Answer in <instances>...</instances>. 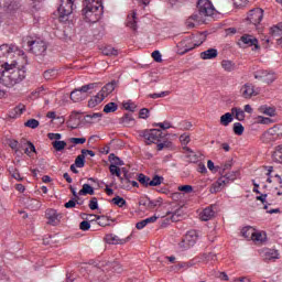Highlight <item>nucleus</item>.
<instances>
[{
  "mask_svg": "<svg viewBox=\"0 0 282 282\" xmlns=\"http://www.w3.org/2000/svg\"><path fill=\"white\" fill-rule=\"evenodd\" d=\"M184 215V212H182V208H178L174 212H167L166 217L171 216L172 221H180V217Z\"/></svg>",
  "mask_w": 282,
  "mask_h": 282,
  "instance_id": "31",
  "label": "nucleus"
},
{
  "mask_svg": "<svg viewBox=\"0 0 282 282\" xmlns=\"http://www.w3.org/2000/svg\"><path fill=\"white\" fill-rule=\"evenodd\" d=\"M138 182L142 184L145 188H149L151 186V177L144 175V174H139L138 175Z\"/></svg>",
  "mask_w": 282,
  "mask_h": 282,
  "instance_id": "37",
  "label": "nucleus"
},
{
  "mask_svg": "<svg viewBox=\"0 0 282 282\" xmlns=\"http://www.w3.org/2000/svg\"><path fill=\"white\" fill-rule=\"evenodd\" d=\"M240 43L245 44L246 47H254V50H259V40L250 34H245L240 37Z\"/></svg>",
  "mask_w": 282,
  "mask_h": 282,
  "instance_id": "15",
  "label": "nucleus"
},
{
  "mask_svg": "<svg viewBox=\"0 0 282 282\" xmlns=\"http://www.w3.org/2000/svg\"><path fill=\"white\" fill-rule=\"evenodd\" d=\"M197 239H199L197 230H189L178 243V247L181 248V250H188V248H193V246L197 243Z\"/></svg>",
  "mask_w": 282,
  "mask_h": 282,
  "instance_id": "8",
  "label": "nucleus"
},
{
  "mask_svg": "<svg viewBox=\"0 0 282 282\" xmlns=\"http://www.w3.org/2000/svg\"><path fill=\"white\" fill-rule=\"evenodd\" d=\"M152 58L155 63H162V53L160 51L152 52Z\"/></svg>",
  "mask_w": 282,
  "mask_h": 282,
  "instance_id": "60",
  "label": "nucleus"
},
{
  "mask_svg": "<svg viewBox=\"0 0 282 282\" xmlns=\"http://www.w3.org/2000/svg\"><path fill=\"white\" fill-rule=\"evenodd\" d=\"M94 187L89 184H84L83 188L78 192V195H94Z\"/></svg>",
  "mask_w": 282,
  "mask_h": 282,
  "instance_id": "40",
  "label": "nucleus"
},
{
  "mask_svg": "<svg viewBox=\"0 0 282 282\" xmlns=\"http://www.w3.org/2000/svg\"><path fill=\"white\" fill-rule=\"evenodd\" d=\"M247 21L251 23L252 25H259L261 21H263V9L256 8L249 11L247 15Z\"/></svg>",
  "mask_w": 282,
  "mask_h": 282,
  "instance_id": "13",
  "label": "nucleus"
},
{
  "mask_svg": "<svg viewBox=\"0 0 282 282\" xmlns=\"http://www.w3.org/2000/svg\"><path fill=\"white\" fill-rule=\"evenodd\" d=\"M24 127H29V129H36L39 127V120H36V119H29L24 123Z\"/></svg>",
  "mask_w": 282,
  "mask_h": 282,
  "instance_id": "53",
  "label": "nucleus"
},
{
  "mask_svg": "<svg viewBox=\"0 0 282 282\" xmlns=\"http://www.w3.org/2000/svg\"><path fill=\"white\" fill-rule=\"evenodd\" d=\"M263 239H265V236H263V234H261V232H257L253 229V236L251 238V241H263Z\"/></svg>",
  "mask_w": 282,
  "mask_h": 282,
  "instance_id": "56",
  "label": "nucleus"
},
{
  "mask_svg": "<svg viewBox=\"0 0 282 282\" xmlns=\"http://www.w3.org/2000/svg\"><path fill=\"white\" fill-rule=\"evenodd\" d=\"M123 107L127 111H131L132 113H133V111H135V109H138V106L134 102H131V101L124 102Z\"/></svg>",
  "mask_w": 282,
  "mask_h": 282,
  "instance_id": "55",
  "label": "nucleus"
},
{
  "mask_svg": "<svg viewBox=\"0 0 282 282\" xmlns=\"http://www.w3.org/2000/svg\"><path fill=\"white\" fill-rule=\"evenodd\" d=\"M231 115L235 116L236 120H239L240 122L246 120V112L241 108H231Z\"/></svg>",
  "mask_w": 282,
  "mask_h": 282,
  "instance_id": "28",
  "label": "nucleus"
},
{
  "mask_svg": "<svg viewBox=\"0 0 282 282\" xmlns=\"http://www.w3.org/2000/svg\"><path fill=\"white\" fill-rule=\"evenodd\" d=\"M69 142L73 144H85L87 142L86 138H70Z\"/></svg>",
  "mask_w": 282,
  "mask_h": 282,
  "instance_id": "59",
  "label": "nucleus"
},
{
  "mask_svg": "<svg viewBox=\"0 0 282 282\" xmlns=\"http://www.w3.org/2000/svg\"><path fill=\"white\" fill-rule=\"evenodd\" d=\"M75 166H77V169H83L85 167V156L82 154H79L76 159H75Z\"/></svg>",
  "mask_w": 282,
  "mask_h": 282,
  "instance_id": "50",
  "label": "nucleus"
},
{
  "mask_svg": "<svg viewBox=\"0 0 282 282\" xmlns=\"http://www.w3.org/2000/svg\"><path fill=\"white\" fill-rule=\"evenodd\" d=\"M279 137H276V130L274 128V126L272 128H270L268 131H265L262 135H261V141L264 144H270V142H274V140H276Z\"/></svg>",
  "mask_w": 282,
  "mask_h": 282,
  "instance_id": "18",
  "label": "nucleus"
},
{
  "mask_svg": "<svg viewBox=\"0 0 282 282\" xmlns=\"http://www.w3.org/2000/svg\"><path fill=\"white\" fill-rule=\"evenodd\" d=\"M260 111L262 113H264L265 116H276V109L272 108V107H261Z\"/></svg>",
  "mask_w": 282,
  "mask_h": 282,
  "instance_id": "45",
  "label": "nucleus"
},
{
  "mask_svg": "<svg viewBox=\"0 0 282 282\" xmlns=\"http://www.w3.org/2000/svg\"><path fill=\"white\" fill-rule=\"evenodd\" d=\"M116 87H118V82L117 80H111L110 83L106 84L101 90L99 93H101L104 95L105 98H107V96L109 94H112L113 90L116 89Z\"/></svg>",
  "mask_w": 282,
  "mask_h": 282,
  "instance_id": "22",
  "label": "nucleus"
},
{
  "mask_svg": "<svg viewBox=\"0 0 282 282\" xmlns=\"http://www.w3.org/2000/svg\"><path fill=\"white\" fill-rule=\"evenodd\" d=\"M102 12V0H84L82 15L87 23H98Z\"/></svg>",
  "mask_w": 282,
  "mask_h": 282,
  "instance_id": "2",
  "label": "nucleus"
},
{
  "mask_svg": "<svg viewBox=\"0 0 282 282\" xmlns=\"http://www.w3.org/2000/svg\"><path fill=\"white\" fill-rule=\"evenodd\" d=\"M243 131H245L243 124H241L240 122L234 123V133L236 135H243Z\"/></svg>",
  "mask_w": 282,
  "mask_h": 282,
  "instance_id": "48",
  "label": "nucleus"
},
{
  "mask_svg": "<svg viewBox=\"0 0 282 282\" xmlns=\"http://www.w3.org/2000/svg\"><path fill=\"white\" fill-rule=\"evenodd\" d=\"M46 218L48 219V224L51 226H58L61 224V214L55 209L46 210Z\"/></svg>",
  "mask_w": 282,
  "mask_h": 282,
  "instance_id": "17",
  "label": "nucleus"
},
{
  "mask_svg": "<svg viewBox=\"0 0 282 282\" xmlns=\"http://www.w3.org/2000/svg\"><path fill=\"white\" fill-rule=\"evenodd\" d=\"M235 120V117L232 116V112H226L220 117V124L221 127H228L232 121Z\"/></svg>",
  "mask_w": 282,
  "mask_h": 282,
  "instance_id": "29",
  "label": "nucleus"
},
{
  "mask_svg": "<svg viewBox=\"0 0 282 282\" xmlns=\"http://www.w3.org/2000/svg\"><path fill=\"white\" fill-rule=\"evenodd\" d=\"M74 3H76V0H61L57 8L59 21L65 22L69 19V15L74 12V8H76Z\"/></svg>",
  "mask_w": 282,
  "mask_h": 282,
  "instance_id": "4",
  "label": "nucleus"
},
{
  "mask_svg": "<svg viewBox=\"0 0 282 282\" xmlns=\"http://www.w3.org/2000/svg\"><path fill=\"white\" fill-rule=\"evenodd\" d=\"M14 52V45L12 44H1L0 45V72H10L12 69H18V72H23L25 69V65H28V59L23 51H20L19 54H22L18 59L6 61L2 58H8L10 54Z\"/></svg>",
  "mask_w": 282,
  "mask_h": 282,
  "instance_id": "1",
  "label": "nucleus"
},
{
  "mask_svg": "<svg viewBox=\"0 0 282 282\" xmlns=\"http://www.w3.org/2000/svg\"><path fill=\"white\" fill-rule=\"evenodd\" d=\"M57 74L56 73H52V72H44L43 74V78H45V80H54V78H56Z\"/></svg>",
  "mask_w": 282,
  "mask_h": 282,
  "instance_id": "63",
  "label": "nucleus"
},
{
  "mask_svg": "<svg viewBox=\"0 0 282 282\" xmlns=\"http://www.w3.org/2000/svg\"><path fill=\"white\" fill-rule=\"evenodd\" d=\"M97 224L98 226H109V218H107L106 216H97Z\"/></svg>",
  "mask_w": 282,
  "mask_h": 282,
  "instance_id": "54",
  "label": "nucleus"
},
{
  "mask_svg": "<svg viewBox=\"0 0 282 282\" xmlns=\"http://www.w3.org/2000/svg\"><path fill=\"white\" fill-rule=\"evenodd\" d=\"M104 56H118V50L113 46H106L102 48Z\"/></svg>",
  "mask_w": 282,
  "mask_h": 282,
  "instance_id": "38",
  "label": "nucleus"
},
{
  "mask_svg": "<svg viewBox=\"0 0 282 282\" xmlns=\"http://www.w3.org/2000/svg\"><path fill=\"white\" fill-rule=\"evenodd\" d=\"M149 109L148 108H142L139 112V118L147 120V118H149Z\"/></svg>",
  "mask_w": 282,
  "mask_h": 282,
  "instance_id": "64",
  "label": "nucleus"
},
{
  "mask_svg": "<svg viewBox=\"0 0 282 282\" xmlns=\"http://www.w3.org/2000/svg\"><path fill=\"white\" fill-rule=\"evenodd\" d=\"M41 96H45V87L41 86L36 90L32 91L30 95L31 100H36L41 98Z\"/></svg>",
  "mask_w": 282,
  "mask_h": 282,
  "instance_id": "35",
  "label": "nucleus"
},
{
  "mask_svg": "<svg viewBox=\"0 0 282 282\" xmlns=\"http://www.w3.org/2000/svg\"><path fill=\"white\" fill-rule=\"evenodd\" d=\"M217 56H219L217 48H208L199 54L202 61H214Z\"/></svg>",
  "mask_w": 282,
  "mask_h": 282,
  "instance_id": "19",
  "label": "nucleus"
},
{
  "mask_svg": "<svg viewBox=\"0 0 282 282\" xmlns=\"http://www.w3.org/2000/svg\"><path fill=\"white\" fill-rule=\"evenodd\" d=\"M10 149H12L13 151L18 152L20 149H23V140L17 141V140H12L9 143Z\"/></svg>",
  "mask_w": 282,
  "mask_h": 282,
  "instance_id": "44",
  "label": "nucleus"
},
{
  "mask_svg": "<svg viewBox=\"0 0 282 282\" xmlns=\"http://www.w3.org/2000/svg\"><path fill=\"white\" fill-rule=\"evenodd\" d=\"M90 210H98V198L93 197L88 204Z\"/></svg>",
  "mask_w": 282,
  "mask_h": 282,
  "instance_id": "58",
  "label": "nucleus"
},
{
  "mask_svg": "<svg viewBox=\"0 0 282 282\" xmlns=\"http://www.w3.org/2000/svg\"><path fill=\"white\" fill-rule=\"evenodd\" d=\"M118 111V104L109 102L104 107V113H113Z\"/></svg>",
  "mask_w": 282,
  "mask_h": 282,
  "instance_id": "39",
  "label": "nucleus"
},
{
  "mask_svg": "<svg viewBox=\"0 0 282 282\" xmlns=\"http://www.w3.org/2000/svg\"><path fill=\"white\" fill-rule=\"evenodd\" d=\"M23 111H25V106L23 105H19L17 107H14L13 109H11L8 113L9 118H19V116H21V113H23Z\"/></svg>",
  "mask_w": 282,
  "mask_h": 282,
  "instance_id": "26",
  "label": "nucleus"
},
{
  "mask_svg": "<svg viewBox=\"0 0 282 282\" xmlns=\"http://www.w3.org/2000/svg\"><path fill=\"white\" fill-rule=\"evenodd\" d=\"M10 175H11L14 180H17L18 182H22V180H23V177H21V173H19V170H17V169H12V170L10 171Z\"/></svg>",
  "mask_w": 282,
  "mask_h": 282,
  "instance_id": "57",
  "label": "nucleus"
},
{
  "mask_svg": "<svg viewBox=\"0 0 282 282\" xmlns=\"http://www.w3.org/2000/svg\"><path fill=\"white\" fill-rule=\"evenodd\" d=\"M108 160L115 166H124V161H122L120 158L116 156V154H113V153L109 154Z\"/></svg>",
  "mask_w": 282,
  "mask_h": 282,
  "instance_id": "36",
  "label": "nucleus"
},
{
  "mask_svg": "<svg viewBox=\"0 0 282 282\" xmlns=\"http://www.w3.org/2000/svg\"><path fill=\"white\" fill-rule=\"evenodd\" d=\"M26 147V148H25ZM24 149V153L26 155H30V153H36V148L34 147V143L30 142V141H22V148Z\"/></svg>",
  "mask_w": 282,
  "mask_h": 282,
  "instance_id": "27",
  "label": "nucleus"
},
{
  "mask_svg": "<svg viewBox=\"0 0 282 282\" xmlns=\"http://www.w3.org/2000/svg\"><path fill=\"white\" fill-rule=\"evenodd\" d=\"M121 124L123 127H131V124H134L135 120L133 119V116L126 113L121 119H120Z\"/></svg>",
  "mask_w": 282,
  "mask_h": 282,
  "instance_id": "33",
  "label": "nucleus"
},
{
  "mask_svg": "<svg viewBox=\"0 0 282 282\" xmlns=\"http://www.w3.org/2000/svg\"><path fill=\"white\" fill-rule=\"evenodd\" d=\"M260 257H262L264 263H274L280 259V253L276 249L263 248L260 250Z\"/></svg>",
  "mask_w": 282,
  "mask_h": 282,
  "instance_id": "10",
  "label": "nucleus"
},
{
  "mask_svg": "<svg viewBox=\"0 0 282 282\" xmlns=\"http://www.w3.org/2000/svg\"><path fill=\"white\" fill-rule=\"evenodd\" d=\"M164 182V177L160 175H154L153 178H150V186H160Z\"/></svg>",
  "mask_w": 282,
  "mask_h": 282,
  "instance_id": "47",
  "label": "nucleus"
},
{
  "mask_svg": "<svg viewBox=\"0 0 282 282\" xmlns=\"http://www.w3.org/2000/svg\"><path fill=\"white\" fill-rule=\"evenodd\" d=\"M23 204L29 210H39L41 208V203L35 198H23Z\"/></svg>",
  "mask_w": 282,
  "mask_h": 282,
  "instance_id": "20",
  "label": "nucleus"
},
{
  "mask_svg": "<svg viewBox=\"0 0 282 282\" xmlns=\"http://www.w3.org/2000/svg\"><path fill=\"white\" fill-rule=\"evenodd\" d=\"M53 149H55V151H63V149H65V147H67V142L65 141H53Z\"/></svg>",
  "mask_w": 282,
  "mask_h": 282,
  "instance_id": "49",
  "label": "nucleus"
},
{
  "mask_svg": "<svg viewBox=\"0 0 282 282\" xmlns=\"http://www.w3.org/2000/svg\"><path fill=\"white\" fill-rule=\"evenodd\" d=\"M79 89H80L82 94H84L85 97L87 98V91H89V89H94V84L84 85Z\"/></svg>",
  "mask_w": 282,
  "mask_h": 282,
  "instance_id": "61",
  "label": "nucleus"
},
{
  "mask_svg": "<svg viewBox=\"0 0 282 282\" xmlns=\"http://www.w3.org/2000/svg\"><path fill=\"white\" fill-rule=\"evenodd\" d=\"M25 78V75H21L19 72H1L0 85L4 87H14L18 83H21Z\"/></svg>",
  "mask_w": 282,
  "mask_h": 282,
  "instance_id": "3",
  "label": "nucleus"
},
{
  "mask_svg": "<svg viewBox=\"0 0 282 282\" xmlns=\"http://www.w3.org/2000/svg\"><path fill=\"white\" fill-rule=\"evenodd\" d=\"M28 45L35 56H43L47 52V44L43 40L28 42Z\"/></svg>",
  "mask_w": 282,
  "mask_h": 282,
  "instance_id": "9",
  "label": "nucleus"
},
{
  "mask_svg": "<svg viewBox=\"0 0 282 282\" xmlns=\"http://www.w3.org/2000/svg\"><path fill=\"white\" fill-rule=\"evenodd\" d=\"M273 162H278V164H282V144L275 147L274 152L272 153Z\"/></svg>",
  "mask_w": 282,
  "mask_h": 282,
  "instance_id": "30",
  "label": "nucleus"
},
{
  "mask_svg": "<svg viewBox=\"0 0 282 282\" xmlns=\"http://www.w3.org/2000/svg\"><path fill=\"white\" fill-rule=\"evenodd\" d=\"M139 135L144 139L145 144H158L164 138L160 129L142 130Z\"/></svg>",
  "mask_w": 282,
  "mask_h": 282,
  "instance_id": "6",
  "label": "nucleus"
},
{
  "mask_svg": "<svg viewBox=\"0 0 282 282\" xmlns=\"http://www.w3.org/2000/svg\"><path fill=\"white\" fill-rule=\"evenodd\" d=\"M197 8L198 12L204 17H213L215 14V7L210 0H198Z\"/></svg>",
  "mask_w": 282,
  "mask_h": 282,
  "instance_id": "12",
  "label": "nucleus"
},
{
  "mask_svg": "<svg viewBox=\"0 0 282 282\" xmlns=\"http://www.w3.org/2000/svg\"><path fill=\"white\" fill-rule=\"evenodd\" d=\"M204 41H205L204 34H199V35L193 36L192 39L182 41L178 44V47H183V51H181L180 54H186L187 52H191V50H195V47H199V45H202Z\"/></svg>",
  "mask_w": 282,
  "mask_h": 282,
  "instance_id": "5",
  "label": "nucleus"
},
{
  "mask_svg": "<svg viewBox=\"0 0 282 282\" xmlns=\"http://www.w3.org/2000/svg\"><path fill=\"white\" fill-rule=\"evenodd\" d=\"M253 78H256L258 83L270 85L276 80V74H274V72H256L253 73Z\"/></svg>",
  "mask_w": 282,
  "mask_h": 282,
  "instance_id": "11",
  "label": "nucleus"
},
{
  "mask_svg": "<svg viewBox=\"0 0 282 282\" xmlns=\"http://www.w3.org/2000/svg\"><path fill=\"white\" fill-rule=\"evenodd\" d=\"M215 217V205H212L209 207H206L202 213H200V219L202 221H210Z\"/></svg>",
  "mask_w": 282,
  "mask_h": 282,
  "instance_id": "21",
  "label": "nucleus"
},
{
  "mask_svg": "<svg viewBox=\"0 0 282 282\" xmlns=\"http://www.w3.org/2000/svg\"><path fill=\"white\" fill-rule=\"evenodd\" d=\"M131 237H133V235L128 236L127 238H120L113 234H110L107 236V243H112L115 246H123V243H128V241H131Z\"/></svg>",
  "mask_w": 282,
  "mask_h": 282,
  "instance_id": "16",
  "label": "nucleus"
},
{
  "mask_svg": "<svg viewBox=\"0 0 282 282\" xmlns=\"http://www.w3.org/2000/svg\"><path fill=\"white\" fill-rule=\"evenodd\" d=\"M121 182V188L124 191H131V180H129V176L120 177Z\"/></svg>",
  "mask_w": 282,
  "mask_h": 282,
  "instance_id": "43",
  "label": "nucleus"
},
{
  "mask_svg": "<svg viewBox=\"0 0 282 282\" xmlns=\"http://www.w3.org/2000/svg\"><path fill=\"white\" fill-rule=\"evenodd\" d=\"M148 204H149V208L150 209L158 208V207L162 206V198L159 197V198H156L154 200H152L150 198Z\"/></svg>",
  "mask_w": 282,
  "mask_h": 282,
  "instance_id": "52",
  "label": "nucleus"
},
{
  "mask_svg": "<svg viewBox=\"0 0 282 282\" xmlns=\"http://www.w3.org/2000/svg\"><path fill=\"white\" fill-rule=\"evenodd\" d=\"M102 100H105V95L99 91L96 96L89 99L88 107L94 109V107H98Z\"/></svg>",
  "mask_w": 282,
  "mask_h": 282,
  "instance_id": "24",
  "label": "nucleus"
},
{
  "mask_svg": "<svg viewBox=\"0 0 282 282\" xmlns=\"http://www.w3.org/2000/svg\"><path fill=\"white\" fill-rule=\"evenodd\" d=\"M112 204H115V206H119V208H122V206H127V200L120 196H116L112 198Z\"/></svg>",
  "mask_w": 282,
  "mask_h": 282,
  "instance_id": "51",
  "label": "nucleus"
},
{
  "mask_svg": "<svg viewBox=\"0 0 282 282\" xmlns=\"http://www.w3.org/2000/svg\"><path fill=\"white\" fill-rule=\"evenodd\" d=\"M238 176H239L238 171L226 173L225 175L219 177L216 183H214L212 193H219L223 186H226V184H230V182H235V180H237Z\"/></svg>",
  "mask_w": 282,
  "mask_h": 282,
  "instance_id": "7",
  "label": "nucleus"
},
{
  "mask_svg": "<svg viewBox=\"0 0 282 282\" xmlns=\"http://www.w3.org/2000/svg\"><path fill=\"white\" fill-rule=\"evenodd\" d=\"M148 83H158L160 80V75H158V72L150 73Z\"/></svg>",
  "mask_w": 282,
  "mask_h": 282,
  "instance_id": "62",
  "label": "nucleus"
},
{
  "mask_svg": "<svg viewBox=\"0 0 282 282\" xmlns=\"http://www.w3.org/2000/svg\"><path fill=\"white\" fill-rule=\"evenodd\" d=\"M241 235L242 237H245V239H251L252 240V237H254V228L252 227H243L241 229Z\"/></svg>",
  "mask_w": 282,
  "mask_h": 282,
  "instance_id": "34",
  "label": "nucleus"
},
{
  "mask_svg": "<svg viewBox=\"0 0 282 282\" xmlns=\"http://www.w3.org/2000/svg\"><path fill=\"white\" fill-rule=\"evenodd\" d=\"M240 96H242L246 100H250V98L259 96V90L254 89V85L247 83L240 88Z\"/></svg>",
  "mask_w": 282,
  "mask_h": 282,
  "instance_id": "14",
  "label": "nucleus"
},
{
  "mask_svg": "<svg viewBox=\"0 0 282 282\" xmlns=\"http://www.w3.org/2000/svg\"><path fill=\"white\" fill-rule=\"evenodd\" d=\"M87 97L84 95V93L77 88L70 93V100L73 102H83Z\"/></svg>",
  "mask_w": 282,
  "mask_h": 282,
  "instance_id": "25",
  "label": "nucleus"
},
{
  "mask_svg": "<svg viewBox=\"0 0 282 282\" xmlns=\"http://www.w3.org/2000/svg\"><path fill=\"white\" fill-rule=\"evenodd\" d=\"M189 19H192V21L196 22L197 25H199V23H204V15L200 13V11L192 14L189 17Z\"/></svg>",
  "mask_w": 282,
  "mask_h": 282,
  "instance_id": "46",
  "label": "nucleus"
},
{
  "mask_svg": "<svg viewBox=\"0 0 282 282\" xmlns=\"http://www.w3.org/2000/svg\"><path fill=\"white\" fill-rule=\"evenodd\" d=\"M221 67L225 72H235L237 69V64L232 63L231 61L225 59L221 62Z\"/></svg>",
  "mask_w": 282,
  "mask_h": 282,
  "instance_id": "32",
  "label": "nucleus"
},
{
  "mask_svg": "<svg viewBox=\"0 0 282 282\" xmlns=\"http://www.w3.org/2000/svg\"><path fill=\"white\" fill-rule=\"evenodd\" d=\"M100 118H102V113L94 112V113L86 116V121L87 122H96V121L100 120Z\"/></svg>",
  "mask_w": 282,
  "mask_h": 282,
  "instance_id": "42",
  "label": "nucleus"
},
{
  "mask_svg": "<svg viewBox=\"0 0 282 282\" xmlns=\"http://www.w3.org/2000/svg\"><path fill=\"white\" fill-rule=\"evenodd\" d=\"M3 10H4V12H7V14H13L14 11L17 10V3H14V2H11V3L6 2L4 6H3Z\"/></svg>",
  "mask_w": 282,
  "mask_h": 282,
  "instance_id": "41",
  "label": "nucleus"
},
{
  "mask_svg": "<svg viewBox=\"0 0 282 282\" xmlns=\"http://www.w3.org/2000/svg\"><path fill=\"white\" fill-rule=\"evenodd\" d=\"M126 24L127 28H130V30H138V17L135 11L128 15Z\"/></svg>",
  "mask_w": 282,
  "mask_h": 282,
  "instance_id": "23",
  "label": "nucleus"
}]
</instances>
